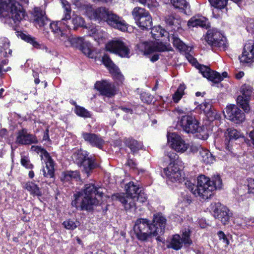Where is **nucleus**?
Returning a JSON list of instances; mask_svg holds the SVG:
<instances>
[{
    "label": "nucleus",
    "instance_id": "774afa93",
    "mask_svg": "<svg viewBox=\"0 0 254 254\" xmlns=\"http://www.w3.org/2000/svg\"><path fill=\"white\" fill-rule=\"evenodd\" d=\"M158 84H159L158 81V80H156L155 85H154V86L152 88V90H154V91H156L158 89Z\"/></svg>",
    "mask_w": 254,
    "mask_h": 254
},
{
    "label": "nucleus",
    "instance_id": "49530a36",
    "mask_svg": "<svg viewBox=\"0 0 254 254\" xmlns=\"http://www.w3.org/2000/svg\"><path fill=\"white\" fill-rule=\"evenodd\" d=\"M74 112L78 116L84 118H91L92 115L91 112L78 105L75 106Z\"/></svg>",
    "mask_w": 254,
    "mask_h": 254
},
{
    "label": "nucleus",
    "instance_id": "8fccbe9b",
    "mask_svg": "<svg viewBox=\"0 0 254 254\" xmlns=\"http://www.w3.org/2000/svg\"><path fill=\"white\" fill-rule=\"evenodd\" d=\"M79 49L85 55H87L89 58H93L92 51L89 47L85 43H83Z\"/></svg>",
    "mask_w": 254,
    "mask_h": 254
},
{
    "label": "nucleus",
    "instance_id": "69168bd1",
    "mask_svg": "<svg viewBox=\"0 0 254 254\" xmlns=\"http://www.w3.org/2000/svg\"><path fill=\"white\" fill-rule=\"evenodd\" d=\"M28 176H29V178L30 179L33 178L34 177V171H33L32 170L30 171L28 173Z\"/></svg>",
    "mask_w": 254,
    "mask_h": 254
},
{
    "label": "nucleus",
    "instance_id": "c85d7f7f",
    "mask_svg": "<svg viewBox=\"0 0 254 254\" xmlns=\"http://www.w3.org/2000/svg\"><path fill=\"white\" fill-rule=\"evenodd\" d=\"M187 25L189 28L200 27L207 29L209 27L208 19L199 15H195L190 18L188 21Z\"/></svg>",
    "mask_w": 254,
    "mask_h": 254
},
{
    "label": "nucleus",
    "instance_id": "20e7f679",
    "mask_svg": "<svg viewBox=\"0 0 254 254\" xmlns=\"http://www.w3.org/2000/svg\"><path fill=\"white\" fill-rule=\"evenodd\" d=\"M4 12H7V20L11 24L13 22V29L19 31V24L27 15L23 6L15 0H1V18L4 17Z\"/></svg>",
    "mask_w": 254,
    "mask_h": 254
},
{
    "label": "nucleus",
    "instance_id": "393cba45",
    "mask_svg": "<svg viewBox=\"0 0 254 254\" xmlns=\"http://www.w3.org/2000/svg\"><path fill=\"white\" fill-rule=\"evenodd\" d=\"M239 59L242 63L254 62V41L249 40L244 47L243 51Z\"/></svg>",
    "mask_w": 254,
    "mask_h": 254
},
{
    "label": "nucleus",
    "instance_id": "f257e3e1",
    "mask_svg": "<svg viewBox=\"0 0 254 254\" xmlns=\"http://www.w3.org/2000/svg\"><path fill=\"white\" fill-rule=\"evenodd\" d=\"M103 195L101 188L97 187L93 184H86L83 190L73 194L74 199L71 204L76 210L92 211L94 207L99 203L96 196L102 197Z\"/></svg>",
    "mask_w": 254,
    "mask_h": 254
},
{
    "label": "nucleus",
    "instance_id": "6e6552de",
    "mask_svg": "<svg viewBox=\"0 0 254 254\" xmlns=\"http://www.w3.org/2000/svg\"><path fill=\"white\" fill-rule=\"evenodd\" d=\"M133 231L137 239L141 242H146L155 236L150 221L145 218H138L133 226Z\"/></svg>",
    "mask_w": 254,
    "mask_h": 254
},
{
    "label": "nucleus",
    "instance_id": "ddd939ff",
    "mask_svg": "<svg viewBox=\"0 0 254 254\" xmlns=\"http://www.w3.org/2000/svg\"><path fill=\"white\" fill-rule=\"evenodd\" d=\"M107 51L116 54L122 58L129 57L130 50L126 44L120 40H112L106 45Z\"/></svg>",
    "mask_w": 254,
    "mask_h": 254
},
{
    "label": "nucleus",
    "instance_id": "f8f14e48",
    "mask_svg": "<svg viewBox=\"0 0 254 254\" xmlns=\"http://www.w3.org/2000/svg\"><path fill=\"white\" fill-rule=\"evenodd\" d=\"M32 148H35V151L38 153H41L42 159H45L46 167L42 170L44 176L47 178H53L55 173L54 161L50 154L45 149L40 146H32Z\"/></svg>",
    "mask_w": 254,
    "mask_h": 254
},
{
    "label": "nucleus",
    "instance_id": "de8ad7c7",
    "mask_svg": "<svg viewBox=\"0 0 254 254\" xmlns=\"http://www.w3.org/2000/svg\"><path fill=\"white\" fill-rule=\"evenodd\" d=\"M72 23L73 25V29L76 30L78 27H84L85 21L84 19L79 16L75 15L72 18Z\"/></svg>",
    "mask_w": 254,
    "mask_h": 254
},
{
    "label": "nucleus",
    "instance_id": "e2e57ef3",
    "mask_svg": "<svg viewBox=\"0 0 254 254\" xmlns=\"http://www.w3.org/2000/svg\"><path fill=\"white\" fill-rule=\"evenodd\" d=\"M244 75L243 71H240L236 74V78L238 79H241Z\"/></svg>",
    "mask_w": 254,
    "mask_h": 254
},
{
    "label": "nucleus",
    "instance_id": "a878e982",
    "mask_svg": "<svg viewBox=\"0 0 254 254\" xmlns=\"http://www.w3.org/2000/svg\"><path fill=\"white\" fill-rule=\"evenodd\" d=\"M81 136L84 140L93 147L102 149L105 141L99 134L93 133L82 132Z\"/></svg>",
    "mask_w": 254,
    "mask_h": 254
},
{
    "label": "nucleus",
    "instance_id": "4c0bfd02",
    "mask_svg": "<svg viewBox=\"0 0 254 254\" xmlns=\"http://www.w3.org/2000/svg\"><path fill=\"white\" fill-rule=\"evenodd\" d=\"M80 177V173L78 171L66 170L62 174L61 180L63 182H69L73 179L77 180Z\"/></svg>",
    "mask_w": 254,
    "mask_h": 254
},
{
    "label": "nucleus",
    "instance_id": "7c9ffc66",
    "mask_svg": "<svg viewBox=\"0 0 254 254\" xmlns=\"http://www.w3.org/2000/svg\"><path fill=\"white\" fill-rule=\"evenodd\" d=\"M16 35L24 41L32 44L34 48L37 49H45L46 51H48L47 47L43 45L40 44L37 41H36L35 38L32 37L30 35H26L21 31H17Z\"/></svg>",
    "mask_w": 254,
    "mask_h": 254
},
{
    "label": "nucleus",
    "instance_id": "052dcab7",
    "mask_svg": "<svg viewBox=\"0 0 254 254\" xmlns=\"http://www.w3.org/2000/svg\"><path fill=\"white\" fill-rule=\"evenodd\" d=\"M43 140H50V137H49V129L48 128H47L46 129V130L44 132V135H43Z\"/></svg>",
    "mask_w": 254,
    "mask_h": 254
},
{
    "label": "nucleus",
    "instance_id": "79ce46f5",
    "mask_svg": "<svg viewBox=\"0 0 254 254\" xmlns=\"http://www.w3.org/2000/svg\"><path fill=\"white\" fill-rule=\"evenodd\" d=\"M171 3L175 8L184 11L186 13V10L190 8L189 3L187 0H171Z\"/></svg>",
    "mask_w": 254,
    "mask_h": 254
},
{
    "label": "nucleus",
    "instance_id": "c03bdc74",
    "mask_svg": "<svg viewBox=\"0 0 254 254\" xmlns=\"http://www.w3.org/2000/svg\"><path fill=\"white\" fill-rule=\"evenodd\" d=\"M173 46L181 51H185L187 47L185 43L178 38L177 35L173 34L171 36Z\"/></svg>",
    "mask_w": 254,
    "mask_h": 254
},
{
    "label": "nucleus",
    "instance_id": "aec40b11",
    "mask_svg": "<svg viewBox=\"0 0 254 254\" xmlns=\"http://www.w3.org/2000/svg\"><path fill=\"white\" fill-rule=\"evenodd\" d=\"M168 141L175 151L180 152H185L189 147V144L178 134L173 132L167 134Z\"/></svg>",
    "mask_w": 254,
    "mask_h": 254
},
{
    "label": "nucleus",
    "instance_id": "4be33fe9",
    "mask_svg": "<svg viewBox=\"0 0 254 254\" xmlns=\"http://www.w3.org/2000/svg\"><path fill=\"white\" fill-rule=\"evenodd\" d=\"M225 112V117L236 124L242 123L245 120V114L236 105L227 106Z\"/></svg>",
    "mask_w": 254,
    "mask_h": 254
},
{
    "label": "nucleus",
    "instance_id": "473e14b6",
    "mask_svg": "<svg viewBox=\"0 0 254 254\" xmlns=\"http://www.w3.org/2000/svg\"><path fill=\"white\" fill-rule=\"evenodd\" d=\"M23 188L29 192L33 196L41 197L42 192L38 186L33 182H27L24 184Z\"/></svg>",
    "mask_w": 254,
    "mask_h": 254
},
{
    "label": "nucleus",
    "instance_id": "5fc2aeb1",
    "mask_svg": "<svg viewBox=\"0 0 254 254\" xmlns=\"http://www.w3.org/2000/svg\"><path fill=\"white\" fill-rule=\"evenodd\" d=\"M63 225H64V227L67 229L73 230L77 227L74 221L70 220L64 221Z\"/></svg>",
    "mask_w": 254,
    "mask_h": 254
},
{
    "label": "nucleus",
    "instance_id": "9b49d317",
    "mask_svg": "<svg viewBox=\"0 0 254 254\" xmlns=\"http://www.w3.org/2000/svg\"><path fill=\"white\" fill-rule=\"evenodd\" d=\"M139 50L144 55H149L155 52H163L172 51V48L168 44L166 45L162 42L147 41L137 45Z\"/></svg>",
    "mask_w": 254,
    "mask_h": 254
},
{
    "label": "nucleus",
    "instance_id": "e433bc0d",
    "mask_svg": "<svg viewBox=\"0 0 254 254\" xmlns=\"http://www.w3.org/2000/svg\"><path fill=\"white\" fill-rule=\"evenodd\" d=\"M165 21L167 25L170 26L174 30L178 29L180 27V20L176 15L171 14L165 16Z\"/></svg>",
    "mask_w": 254,
    "mask_h": 254
},
{
    "label": "nucleus",
    "instance_id": "a18cd8bd",
    "mask_svg": "<svg viewBox=\"0 0 254 254\" xmlns=\"http://www.w3.org/2000/svg\"><path fill=\"white\" fill-rule=\"evenodd\" d=\"M186 88V86L185 84H180L178 87L177 91L173 95V100L174 103H177L182 98L183 96L185 94V90Z\"/></svg>",
    "mask_w": 254,
    "mask_h": 254
},
{
    "label": "nucleus",
    "instance_id": "1a4fd4ad",
    "mask_svg": "<svg viewBox=\"0 0 254 254\" xmlns=\"http://www.w3.org/2000/svg\"><path fill=\"white\" fill-rule=\"evenodd\" d=\"M178 124L184 131L188 133H200L203 130L199 122L192 114L183 115L179 120Z\"/></svg>",
    "mask_w": 254,
    "mask_h": 254
},
{
    "label": "nucleus",
    "instance_id": "37998d69",
    "mask_svg": "<svg viewBox=\"0 0 254 254\" xmlns=\"http://www.w3.org/2000/svg\"><path fill=\"white\" fill-rule=\"evenodd\" d=\"M1 43L2 45L1 46V55H2L4 57L11 56L12 51L11 49H9V41L7 39L4 38L1 41Z\"/></svg>",
    "mask_w": 254,
    "mask_h": 254
},
{
    "label": "nucleus",
    "instance_id": "423d86ee",
    "mask_svg": "<svg viewBox=\"0 0 254 254\" xmlns=\"http://www.w3.org/2000/svg\"><path fill=\"white\" fill-rule=\"evenodd\" d=\"M64 8V15L61 21L53 22L50 24V28L55 36L61 41H64L67 35L65 33L66 30L71 28L67 24V20L71 18V8L69 3L65 0H61Z\"/></svg>",
    "mask_w": 254,
    "mask_h": 254
},
{
    "label": "nucleus",
    "instance_id": "c756f323",
    "mask_svg": "<svg viewBox=\"0 0 254 254\" xmlns=\"http://www.w3.org/2000/svg\"><path fill=\"white\" fill-rule=\"evenodd\" d=\"M34 22L40 27H44L50 22L46 15L45 12L39 8H36L34 11Z\"/></svg>",
    "mask_w": 254,
    "mask_h": 254
},
{
    "label": "nucleus",
    "instance_id": "09e8293b",
    "mask_svg": "<svg viewBox=\"0 0 254 254\" xmlns=\"http://www.w3.org/2000/svg\"><path fill=\"white\" fill-rule=\"evenodd\" d=\"M210 5L214 8L222 10L226 7L228 0H208Z\"/></svg>",
    "mask_w": 254,
    "mask_h": 254
},
{
    "label": "nucleus",
    "instance_id": "f704fd0d",
    "mask_svg": "<svg viewBox=\"0 0 254 254\" xmlns=\"http://www.w3.org/2000/svg\"><path fill=\"white\" fill-rule=\"evenodd\" d=\"M226 137L225 143H227V142L236 140L240 137H244V136L240 131L236 129L229 128L227 129Z\"/></svg>",
    "mask_w": 254,
    "mask_h": 254
},
{
    "label": "nucleus",
    "instance_id": "338daca9",
    "mask_svg": "<svg viewBox=\"0 0 254 254\" xmlns=\"http://www.w3.org/2000/svg\"><path fill=\"white\" fill-rule=\"evenodd\" d=\"M109 206V205H106L105 207L102 206L103 212L104 214H105L106 213L107 210H108V207Z\"/></svg>",
    "mask_w": 254,
    "mask_h": 254
},
{
    "label": "nucleus",
    "instance_id": "603ef678",
    "mask_svg": "<svg viewBox=\"0 0 254 254\" xmlns=\"http://www.w3.org/2000/svg\"><path fill=\"white\" fill-rule=\"evenodd\" d=\"M21 165L28 169H32L34 168V165L31 163L30 160L27 157H22L20 161Z\"/></svg>",
    "mask_w": 254,
    "mask_h": 254
},
{
    "label": "nucleus",
    "instance_id": "2eb2a0df",
    "mask_svg": "<svg viewBox=\"0 0 254 254\" xmlns=\"http://www.w3.org/2000/svg\"><path fill=\"white\" fill-rule=\"evenodd\" d=\"M253 90V88L251 85L244 84L240 89L242 95L237 97V103L246 113H248L250 110L249 102Z\"/></svg>",
    "mask_w": 254,
    "mask_h": 254
},
{
    "label": "nucleus",
    "instance_id": "c9c22d12",
    "mask_svg": "<svg viewBox=\"0 0 254 254\" xmlns=\"http://www.w3.org/2000/svg\"><path fill=\"white\" fill-rule=\"evenodd\" d=\"M66 46H71L73 47L79 49L82 44V39L80 37H68L65 38L64 41H62Z\"/></svg>",
    "mask_w": 254,
    "mask_h": 254
},
{
    "label": "nucleus",
    "instance_id": "13d9d810",
    "mask_svg": "<svg viewBox=\"0 0 254 254\" xmlns=\"http://www.w3.org/2000/svg\"><path fill=\"white\" fill-rule=\"evenodd\" d=\"M126 165L132 168H135L137 165V164L135 160L130 159L128 157Z\"/></svg>",
    "mask_w": 254,
    "mask_h": 254
},
{
    "label": "nucleus",
    "instance_id": "f03ea898",
    "mask_svg": "<svg viewBox=\"0 0 254 254\" xmlns=\"http://www.w3.org/2000/svg\"><path fill=\"white\" fill-rule=\"evenodd\" d=\"M197 185L190 181H187L185 185L193 194L203 199L210 198L213 195L214 191L222 186V181L219 175L214 176L212 180L205 175H201L197 177Z\"/></svg>",
    "mask_w": 254,
    "mask_h": 254
},
{
    "label": "nucleus",
    "instance_id": "7ed1b4c3",
    "mask_svg": "<svg viewBox=\"0 0 254 254\" xmlns=\"http://www.w3.org/2000/svg\"><path fill=\"white\" fill-rule=\"evenodd\" d=\"M126 194L116 193L112 195L114 201H119L126 210H136L135 201L144 202L147 199L146 194L133 182H129L125 186Z\"/></svg>",
    "mask_w": 254,
    "mask_h": 254
},
{
    "label": "nucleus",
    "instance_id": "58836bf2",
    "mask_svg": "<svg viewBox=\"0 0 254 254\" xmlns=\"http://www.w3.org/2000/svg\"><path fill=\"white\" fill-rule=\"evenodd\" d=\"M181 239L185 247H190L192 244V241L190 239V230L188 228H184L181 231Z\"/></svg>",
    "mask_w": 254,
    "mask_h": 254
},
{
    "label": "nucleus",
    "instance_id": "cd10ccee",
    "mask_svg": "<svg viewBox=\"0 0 254 254\" xmlns=\"http://www.w3.org/2000/svg\"><path fill=\"white\" fill-rule=\"evenodd\" d=\"M16 142L20 144L27 145L36 143L38 140L35 135L28 133L27 129L23 128L18 131Z\"/></svg>",
    "mask_w": 254,
    "mask_h": 254
},
{
    "label": "nucleus",
    "instance_id": "ea45409f",
    "mask_svg": "<svg viewBox=\"0 0 254 254\" xmlns=\"http://www.w3.org/2000/svg\"><path fill=\"white\" fill-rule=\"evenodd\" d=\"M151 29V34L152 35V37L156 40H158V38L159 37H169V33L165 29L162 28L160 26H155L152 27Z\"/></svg>",
    "mask_w": 254,
    "mask_h": 254
},
{
    "label": "nucleus",
    "instance_id": "864d4df0",
    "mask_svg": "<svg viewBox=\"0 0 254 254\" xmlns=\"http://www.w3.org/2000/svg\"><path fill=\"white\" fill-rule=\"evenodd\" d=\"M166 156L170 159V162L176 163L180 162L178 159V155L173 150L167 152Z\"/></svg>",
    "mask_w": 254,
    "mask_h": 254
},
{
    "label": "nucleus",
    "instance_id": "412c9836",
    "mask_svg": "<svg viewBox=\"0 0 254 254\" xmlns=\"http://www.w3.org/2000/svg\"><path fill=\"white\" fill-rule=\"evenodd\" d=\"M182 162H170L167 168H164V173L172 182H180L182 180Z\"/></svg>",
    "mask_w": 254,
    "mask_h": 254
},
{
    "label": "nucleus",
    "instance_id": "72a5a7b5",
    "mask_svg": "<svg viewBox=\"0 0 254 254\" xmlns=\"http://www.w3.org/2000/svg\"><path fill=\"white\" fill-rule=\"evenodd\" d=\"M197 150L199 151L200 158L204 163L210 164L213 163L215 156L208 150L199 147Z\"/></svg>",
    "mask_w": 254,
    "mask_h": 254
},
{
    "label": "nucleus",
    "instance_id": "4d7b16f0",
    "mask_svg": "<svg viewBox=\"0 0 254 254\" xmlns=\"http://www.w3.org/2000/svg\"><path fill=\"white\" fill-rule=\"evenodd\" d=\"M217 235L219 239L222 240L224 244H225L226 245H228L229 244V241L228 240L226 235L223 231H218L217 233Z\"/></svg>",
    "mask_w": 254,
    "mask_h": 254
},
{
    "label": "nucleus",
    "instance_id": "5701e85b",
    "mask_svg": "<svg viewBox=\"0 0 254 254\" xmlns=\"http://www.w3.org/2000/svg\"><path fill=\"white\" fill-rule=\"evenodd\" d=\"M106 22L111 27L121 31L125 32L127 30L128 25L123 18L112 11L108 15V18L106 20Z\"/></svg>",
    "mask_w": 254,
    "mask_h": 254
},
{
    "label": "nucleus",
    "instance_id": "6ab92c4d",
    "mask_svg": "<svg viewBox=\"0 0 254 254\" xmlns=\"http://www.w3.org/2000/svg\"><path fill=\"white\" fill-rule=\"evenodd\" d=\"M102 63L109 71L113 78L117 81L122 83L124 76L119 68L114 64L109 56L105 54L102 58Z\"/></svg>",
    "mask_w": 254,
    "mask_h": 254
},
{
    "label": "nucleus",
    "instance_id": "0e129e2a",
    "mask_svg": "<svg viewBox=\"0 0 254 254\" xmlns=\"http://www.w3.org/2000/svg\"><path fill=\"white\" fill-rule=\"evenodd\" d=\"M188 59V60L190 61V62L191 63V62H193V61H196V60L195 59H194L192 56L189 55L188 57H187Z\"/></svg>",
    "mask_w": 254,
    "mask_h": 254
},
{
    "label": "nucleus",
    "instance_id": "6e6d98bb",
    "mask_svg": "<svg viewBox=\"0 0 254 254\" xmlns=\"http://www.w3.org/2000/svg\"><path fill=\"white\" fill-rule=\"evenodd\" d=\"M248 192L249 193L254 194V179H248Z\"/></svg>",
    "mask_w": 254,
    "mask_h": 254
},
{
    "label": "nucleus",
    "instance_id": "3c124183",
    "mask_svg": "<svg viewBox=\"0 0 254 254\" xmlns=\"http://www.w3.org/2000/svg\"><path fill=\"white\" fill-rule=\"evenodd\" d=\"M140 99L143 103L149 104L152 103L153 96L148 93L143 92L140 94Z\"/></svg>",
    "mask_w": 254,
    "mask_h": 254
},
{
    "label": "nucleus",
    "instance_id": "b1692460",
    "mask_svg": "<svg viewBox=\"0 0 254 254\" xmlns=\"http://www.w3.org/2000/svg\"><path fill=\"white\" fill-rule=\"evenodd\" d=\"M166 223L167 219L162 213H157L154 214L151 225L155 236L162 235L164 234Z\"/></svg>",
    "mask_w": 254,
    "mask_h": 254
},
{
    "label": "nucleus",
    "instance_id": "bf43d9fd",
    "mask_svg": "<svg viewBox=\"0 0 254 254\" xmlns=\"http://www.w3.org/2000/svg\"><path fill=\"white\" fill-rule=\"evenodd\" d=\"M120 108L125 113H129L130 114H133V110L130 108L121 106Z\"/></svg>",
    "mask_w": 254,
    "mask_h": 254
},
{
    "label": "nucleus",
    "instance_id": "39448f33",
    "mask_svg": "<svg viewBox=\"0 0 254 254\" xmlns=\"http://www.w3.org/2000/svg\"><path fill=\"white\" fill-rule=\"evenodd\" d=\"M72 159L73 162L81 169L82 172L85 174L87 177H89L93 170L99 166L94 155H89L87 151L81 148L73 152Z\"/></svg>",
    "mask_w": 254,
    "mask_h": 254
},
{
    "label": "nucleus",
    "instance_id": "4468645a",
    "mask_svg": "<svg viewBox=\"0 0 254 254\" xmlns=\"http://www.w3.org/2000/svg\"><path fill=\"white\" fill-rule=\"evenodd\" d=\"M211 208L216 219L220 220L223 225L228 224L232 213L227 207L218 202L212 203Z\"/></svg>",
    "mask_w": 254,
    "mask_h": 254
},
{
    "label": "nucleus",
    "instance_id": "dca6fc26",
    "mask_svg": "<svg viewBox=\"0 0 254 254\" xmlns=\"http://www.w3.org/2000/svg\"><path fill=\"white\" fill-rule=\"evenodd\" d=\"M85 11L87 15L91 19H94L99 21L106 22L111 11L104 7H100L94 9L92 5H87L85 7Z\"/></svg>",
    "mask_w": 254,
    "mask_h": 254
},
{
    "label": "nucleus",
    "instance_id": "2f4dec72",
    "mask_svg": "<svg viewBox=\"0 0 254 254\" xmlns=\"http://www.w3.org/2000/svg\"><path fill=\"white\" fill-rule=\"evenodd\" d=\"M124 142L126 146L130 149L133 154L138 152L143 147V143L141 142L138 141L132 137L125 138Z\"/></svg>",
    "mask_w": 254,
    "mask_h": 254
},
{
    "label": "nucleus",
    "instance_id": "9d476101",
    "mask_svg": "<svg viewBox=\"0 0 254 254\" xmlns=\"http://www.w3.org/2000/svg\"><path fill=\"white\" fill-rule=\"evenodd\" d=\"M132 14L136 24L142 30H149L152 27V19L148 11L139 7H135Z\"/></svg>",
    "mask_w": 254,
    "mask_h": 254
},
{
    "label": "nucleus",
    "instance_id": "680f3d73",
    "mask_svg": "<svg viewBox=\"0 0 254 254\" xmlns=\"http://www.w3.org/2000/svg\"><path fill=\"white\" fill-rule=\"evenodd\" d=\"M159 55L155 54L150 57V61L152 62H155L159 60Z\"/></svg>",
    "mask_w": 254,
    "mask_h": 254
},
{
    "label": "nucleus",
    "instance_id": "a211bd4d",
    "mask_svg": "<svg viewBox=\"0 0 254 254\" xmlns=\"http://www.w3.org/2000/svg\"><path fill=\"white\" fill-rule=\"evenodd\" d=\"M94 87L101 95L107 97H112L116 94V87L114 83L107 80L96 81Z\"/></svg>",
    "mask_w": 254,
    "mask_h": 254
},
{
    "label": "nucleus",
    "instance_id": "f3484780",
    "mask_svg": "<svg viewBox=\"0 0 254 254\" xmlns=\"http://www.w3.org/2000/svg\"><path fill=\"white\" fill-rule=\"evenodd\" d=\"M198 67L200 72L204 77H206L214 84H218L222 81L224 77L228 76V73L224 71L222 75L218 72L212 70L209 67L198 64Z\"/></svg>",
    "mask_w": 254,
    "mask_h": 254
},
{
    "label": "nucleus",
    "instance_id": "a19ab883",
    "mask_svg": "<svg viewBox=\"0 0 254 254\" xmlns=\"http://www.w3.org/2000/svg\"><path fill=\"white\" fill-rule=\"evenodd\" d=\"M184 244L181 239V236L179 234L173 235L169 244L167 246L168 248H172L175 250H180Z\"/></svg>",
    "mask_w": 254,
    "mask_h": 254
},
{
    "label": "nucleus",
    "instance_id": "0eeeda50",
    "mask_svg": "<svg viewBox=\"0 0 254 254\" xmlns=\"http://www.w3.org/2000/svg\"><path fill=\"white\" fill-rule=\"evenodd\" d=\"M202 42L207 48L212 50L215 48L225 50L228 46L226 38L215 29L207 31Z\"/></svg>",
    "mask_w": 254,
    "mask_h": 254
},
{
    "label": "nucleus",
    "instance_id": "bb28decb",
    "mask_svg": "<svg viewBox=\"0 0 254 254\" xmlns=\"http://www.w3.org/2000/svg\"><path fill=\"white\" fill-rule=\"evenodd\" d=\"M200 109L203 112L209 121L219 120L221 119V115L218 112L209 102L201 103L200 105Z\"/></svg>",
    "mask_w": 254,
    "mask_h": 254
}]
</instances>
